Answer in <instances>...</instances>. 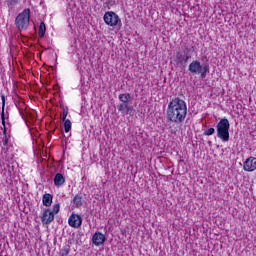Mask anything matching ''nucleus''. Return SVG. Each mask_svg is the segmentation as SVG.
<instances>
[{"label": "nucleus", "mask_w": 256, "mask_h": 256, "mask_svg": "<svg viewBox=\"0 0 256 256\" xmlns=\"http://www.w3.org/2000/svg\"><path fill=\"white\" fill-rule=\"evenodd\" d=\"M167 120L176 125H181L187 117V103L185 100L175 97L173 98L166 110Z\"/></svg>", "instance_id": "obj_1"}, {"label": "nucleus", "mask_w": 256, "mask_h": 256, "mask_svg": "<svg viewBox=\"0 0 256 256\" xmlns=\"http://www.w3.org/2000/svg\"><path fill=\"white\" fill-rule=\"evenodd\" d=\"M229 129H231L229 119L222 118L216 125L218 139L227 143V141H229Z\"/></svg>", "instance_id": "obj_2"}, {"label": "nucleus", "mask_w": 256, "mask_h": 256, "mask_svg": "<svg viewBox=\"0 0 256 256\" xmlns=\"http://www.w3.org/2000/svg\"><path fill=\"white\" fill-rule=\"evenodd\" d=\"M31 19V9L26 8L19 13L15 19V25L18 31H25L29 27V21Z\"/></svg>", "instance_id": "obj_3"}, {"label": "nucleus", "mask_w": 256, "mask_h": 256, "mask_svg": "<svg viewBox=\"0 0 256 256\" xmlns=\"http://www.w3.org/2000/svg\"><path fill=\"white\" fill-rule=\"evenodd\" d=\"M188 70L192 75H199L202 79L207 77V73H209V64L201 65L199 60L192 61L189 66Z\"/></svg>", "instance_id": "obj_4"}, {"label": "nucleus", "mask_w": 256, "mask_h": 256, "mask_svg": "<svg viewBox=\"0 0 256 256\" xmlns=\"http://www.w3.org/2000/svg\"><path fill=\"white\" fill-rule=\"evenodd\" d=\"M104 22L106 25H109V27H116V25L121 23V19H119V15H117V13L110 11L104 14Z\"/></svg>", "instance_id": "obj_5"}, {"label": "nucleus", "mask_w": 256, "mask_h": 256, "mask_svg": "<svg viewBox=\"0 0 256 256\" xmlns=\"http://www.w3.org/2000/svg\"><path fill=\"white\" fill-rule=\"evenodd\" d=\"M189 59H191V55L187 54V52H185V51L177 52L175 63L179 67H187V63L189 62Z\"/></svg>", "instance_id": "obj_6"}, {"label": "nucleus", "mask_w": 256, "mask_h": 256, "mask_svg": "<svg viewBox=\"0 0 256 256\" xmlns=\"http://www.w3.org/2000/svg\"><path fill=\"white\" fill-rule=\"evenodd\" d=\"M41 221L43 225H51V223L55 221V214L51 212V209H45L42 214Z\"/></svg>", "instance_id": "obj_7"}, {"label": "nucleus", "mask_w": 256, "mask_h": 256, "mask_svg": "<svg viewBox=\"0 0 256 256\" xmlns=\"http://www.w3.org/2000/svg\"><path fill=\"white\" fill-rule=\"evenodd\" d=\"M68 223L70 227H73L74 229H79L83 223V218H81V215L79 214H72L69 217Z\"/></svg>", "instance_id": "obj_8"}, {"label": "nucleus", "mask_w": 256, "mask_h": 256, "mask_svg": "<svg viewBox=\"0 0 256 256\" xmlns=\"http://www.w3.org/2000/svg\"><path fill=\"white\" fill-rule=\"evenodd\" d=\"M244 171L253 172L256 170V158L253 156H250L244 161L243 164Z\"/></svg>", "instance_id": "obj_9"}, {"label": "nucleus", "mask_w": 256, "mask_h": 256, "mask_svg": "<svg viewBox=\"0 0 256 256\" xmlns=\"http://www.w3.org/2000/svg\"><path fill=\"white\" fill-rule=\"evenodd\" d=\"M118 111L123 113V115H131V111H133V106L129 102H122L117 106Z\"/></svg>", "instance_id": "obj_10"}, {"label": "nucleus", "mask_w": 256, "mask_h": 256, "mask_svg": "<svg viewBox=\"0 0 256 256\" xmlns=\"http://www.w3.org/2000/svg\"><path fill=\"white\" fill-rule=\"evenodd\" d=\"M92 243L97 247L103 245V243H105V235L101 232H96L92 237Z\"/></svg>", "instance_id": "obj_11"}, {"label": "nucleus", "mask_w": 256, "mask_h": 256, "mask_svg": "<svg viewBox=\"0 0 256 256\" xmlns=\"http://www.w3.org/2000/svg\"><path fill=\"white\" fill-rule=\"evenodd\" d=\"M1 100H2V112H1V120H2V125L4 127L3 133H7V128L5 127V95H1Z\"/></svg>", "instance_id": "obj_12"}, {"label": "nucleus", "mask_w": 256, "mask_h": 256, "mask_svg": "<svg viewBox=\"0 0 256 256\" xmlns=\"http://www.w3.org/2000/svg\"><path fill=\"white\" fill-rule=\"evenodd\" d=\"M65 184V176L61 173H57L54 177V185L56 187H61Z\"/></svg>", "instance_id": "obj_13"}, {"label": "nucleus", "mask_w": 256, "mask_h": 256, "mask_svg": "<svg viewBox=\"0 0 256 256\" xmlns=\"http://www.w3.org/2000/svg\"><path fill=\"white\" fill-rule=\"evenodd\" d=\"M42 203L45 207H51L53 203V195L46 193L43 195Z\"/></svg>", "instance_id": "obj_14"}, {"label": "nucleus", "mask_w": 256, "mask_h": 256, "mask_svg": "<svg viewBox=\"0 0 256 256\" xmlns=\"http://www.w3.org/2000/svg\"><path fill=\"white\" fill-rule=\"evenodd\" d=\"M118 99H119V101H121V103H130L131 94H129V93L120 94L118 96Z\"/></svg>", "instance_id": "obj_15"}, {"label": "nucleus", "mask_w": 256, "mask_h": 256, "mask_svg": "<svg viewBox=\"0 0 256 256\" xmlns=\"http://www.w3.org/2000/svg\"><path fill=\"white\" fill-rule=\"evenodd\" d=\"M73 203L76 207H83V197H81L80 195H76L73 198Z\"/></svg>", "instance_id": "obj_16"}, {"label": "nucleus", "mask_w": 256, "mask_h": 256, "mask_svg": "<svg viewBox=\"0 0 256 256\" xmlns=\"http://www.w3.org/2000/svg\"><path fill=\"white\" fill-rule=\"evenodd\" d=\"M46 31H47V26L45 25V22H41L39 26V31H38L39 37H45Z\"/></svg>", "instance_id": "obj_17"}, {"label": "nucleus", "mask_w": 256, "mask_h": 256, "mask_svg": "<svg viewBox=\"0 0 256 256\" xmlns=\"http://www.w3.org/2000/svg\"><path fill=\"white\" fill-rule=\"evenodd\" d=\"M64 129L66 133H69V131H71V120H64Z\"/></svg>", "instance_id": "obj_18"}, {"label": "nucleus", "mask_w": 256, "mask_h": 256, "mask_svg": "<svg viewBox=\"0 0 256 256\" xmlns=\"http://www.w3.org/2000/svg\"><path fill=\"white\" fill-rule=\"evenodd\" d=\"M214 133H215V128H209L204 131L203 135H205L206 137H209V136L213 135Z\"/></svg>", "instance_id": "obj_19"}, {"label": "nucleus", "mask_w": 256, "mask_h": 256, "mask_svg": "<svg viewBox=\"0 0 256 256\" xmlns=\"http://www.w3.org/2000/svg\"><path fill=\"white\" fill-rule=\"evenodd\" d=\"M60 210L61 206L59 204H55L51 210V213H53V215H56L57 213H59Z\"/></svg>", "instance_id": "obj_20"}, {"label": "nucleus", "mask_w": 256, "mask_h": 256, "mask_svg": "<svg viewBox=\"0 0 256 256\" xmlns=\"http://www.w3.org/2000/svg\"><path fill=\"white\" fill-rule=\"evenodd\" d=\"M69 115V108L65 107L63 109V116H62V121H67V116Z\"/></svg>", "instance_id": "obj_21"}, {"label": "nucleus", "mask_w": 256, "mask_h": 256, "mask_svg": "<svg viewBox=\"0 0 256 256\" xmlns=\"http://www.w3.org/2000/svg\"><path fill=\"white\" fill-rule=\"evenodd\" d=\"M69 255V248H64L63 251H62V256H67Z\"/></svg>", "instance_id": "obj_22"}, {"label": "nucleus", "mask_w": 256, "mask_h": 256, "mask_svg": "<svg viewBox=\"0 0 256 256\" xmlns=\"http://www.w3.org/2000/svg\"><path fill=\"white\" fill-rule=\"evenodd\" d=\"M9 5H17L19 3V0H8Z\"/></svg>", "instance_id": "obj_23"}]
</instances>
